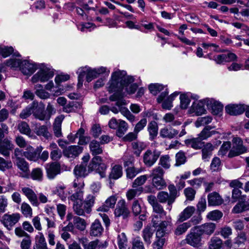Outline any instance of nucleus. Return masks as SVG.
Here are the masks:
<instances>
[{"label": "nucleus", "instance_id": "680f3d73", "mask_svg": "<svg viewBox=\"0 0 249 249\" xmlns=\"http://www.w3.org/2000/svg\"><path fill=\"white\" fill-rule=\"evenodd\" d=\"M143 171V169L142 168H136L134 167H128L126 170L127 177L132 179L137 174L141 173Z\"/></svg>", "mask_w": 249, "mask_h": 249}, {"label": "nucleus", "instance_id": "f257e3e1", "mask_svg": "<svg viewBox=\"0 0 249 249\" xmlns=\"http://www.w3.org/2000/svg\"><path fill=\"white\" fill-rule=\"evenodd\" d=\"M134 78L131 76L126 75L124 71L117 70L111 74V79L108 82V89L110 92L122 94L124 96L123 90L128 94L135 93L138 89V85L133 83Z\"/></svg>", "mask_w": 249, "mask_h": 249}, {"label": "nucleus", "instance_id": "20e7f679", "mask_svg": "<svg viewBox=\"0 0 249 249\" xmlns=\"http://www.w3.org/2000/svg\"><path fill=\"white\" fill-rule=\"evenodd\" d=\"M158 217L155 216L153 220V226L157 229L156 239L152 244L153 249H162L165 242L164 237L167 227L171 223V217L167 218V220L162 221L158 224Z\"/></svg>", "mask_w": 249, "mask_h": 249}, {"label": "nucleus", "instance_id": "72a5a7b5", "mask_svg": "<svg viewBox=\"0 0 249 249\" xmlns=\"http://www.w3.org/2000/svg\"><path fill=\"white\" fill-rule=\"evenodd\" d=\"M24 156L28 160L36 161L39 157V154L32 146L29 145L27 147L25 151L23 152Z\"/></svg>", "mask_w": 249, "mask_h": 249}, {"label": "nucleus", "instance_id": "6e6552de", "mask_svg": "<svg viewBox=\"0 0 249 249\" xmlns=\"http://www.w3.org/2000/svg\"><path fill=\"white\" fill-rule=\"evenodd\" d=\"M20 218V214L18 213L12 214L5 213L0 218V222L7 230L11 231L18 222Z\"/></svg>", "mask_w": 249, "mask_h": 249}, {"label": "nucleus", "instance_id": "1a4fd4ad", "mask_svg": "<svg viewBox=\"0 0 249 249\" xmlns=\"http://www.w3.org/2000/svg\"><path fill=\"white\" fill-rule=\"evenodd\" d=\"M160 153L157 150H147L143 155V161L147 167L152 166L157 161Z\"/></svg>", "mask_w": 249, "mask_h": 249}, {"label": "nucleus", "instance_id": "c03bdc74", "mask_svg": "<svg viewBox=\"0 0 249 249\" xmlns=\"http://www.w3.org/2000/svg\"><path fill=\"white\" fill-rule=\"evenodd\" d=\"M123 175L122 167L120 165H115L112 167L109 174V178L117 179Z\"/></svg>", "mask_w": 249, "mask_h": 249}, {"label": "nucleus", "instance_id": "c9c22d12", "mask_svg": "<svg viewBox=\"0 0 249 249\" xmlns=\"http://www.w3.org/2000/svg\"><path fill=\"white\" fill-rule=\"evenodd\" d=\"M185 143L195 149H199L204 146V142L199 136L197 138L186 140Z\"/></svg>", "mask_w": 249, "mask_h": 249}, {"label": "nucleus", "instance_id": "bf43d9fd", "mask_svg": "<svg viewBox=\"0 0 249 249\" xmlns=\"http://www.w3.org/2000/svg\"><path fill=\"white\" fill-rule=\"evenodd\" d=\"M223 216V213L219 210H214L208 213L207 218L212 221H217Z\"/></svg>", "mask_w": 249, "mask_h": 249}, {"label": "nucleus", "instance_id": "473e14b6", "mask_svg": "<svg viewBox=\"0 0 249 249\" xmlns=\"http://www.w3.org/2000/svg\"><path fill=\"white\" fill-rule=\"evenodd\" d=\"M247 240V236L245 233L239 234L234 239V249H246L245 243Z\"/></svg>", "mask_w": 249, "mask_h": 249}, {"label": "nucleus", "instance_id": "37998d69", "mask_svg": "<svg viewBox=\"0 0 249 249\" xmlns=\"http://www.w3.org/2000/svg\"><path fill=\"white\" fill-rule=\"evenodd\" d=\"M213 128V127L211 126H205L198 136H199L202 141L207 140L208 138L217 133V132L215 130L211 131Z\"/></svg>", "mask_w": 249, "mask_h": 249}, {"label": "nucleus", "instance_id": "a18cd8bd", "mask_svg": "<svg viewBox=\"0 0 249 249\" xmlns=\"http://www.w3.org/2000/svg\"><path fill=\"white\" fill-rule=\"evenodd\" d=\"M213 150V146L211 143H207L202 149V158L205 161H208Z\"/></svg>", "mask_w": 249, "mask_h": 249}, {"label": "nucleus", "instance_id": "393cba45", "mask_svg": "<svg viewBox=\"0 0 249 249\" xmlns=\"http://www.w3.org/2000/svg\"><path fill=\"white\" fill-rule=\"evenodd\" d=\"M209 206H218L223 203V200L216 192H213L208 196Z\"/></svg>", "mask_w": 249, "mask_h": 249}, {"label": "nucleus", "instance_id": "c85d7f7f", "mask_svg": "<svg viewBox=\"0 0 249 249\" xmlns=\"http://www.w3.org/2000/svg\"><path fill=\"white\" fill-rule=\"evenodd\" d=\"M64 119V116L61 115L57 116L55 119L53 130L54 135L57 138L62 136L61 124Z\"/></svg>", "mask_w": 249, "mask_h": 249}, {"label": "nucleus", "instance_id": "bb28decb", "mask_svg": "<svg viewBox=\"0 0 249 249\" xmlns=\"http://www.w3.org/2000/svg\"><path fill=\"white\" fill-rule=\"evenodd\" d=\"M104 229L98 220H95L90 227V234L93 236H99L102 235Z\"/></svg>", "mask_w": 249, "mask_h": 249}, {"label": "nucleus", "instance_id": "8fccbe9b", "mask_svg": "<svg viewBox=\"0 0 249 249\" xmlns=\"http://www.w3.org/2000/svg\"><path fill=\"white\" fill-rule=\"evenodd\" d=\"M132 146L133 153L137 157H139L142 151L146 148V144L141 142H133Z\"/></svg>", "mask_w": 249, "mask_h": 249}, {"label": "nucleus", "instance_id": "e2e57ef3", "mask_svg": "<svg viewBox=\"0 0 249 249\" xmlns=\"http://www.w3.org/2000/svg\"><path fill=\"white\" fill-rule=\"evenodd\" d=\"M118 245L120 249H126L127 240L125 234L122 232L118 235Z\"/></svg>", "mask_w": 249, "mask_h": 249}, {"label": "nucleus", "instance_id": "f3484780", "mask_svg": "<svg viewBox=\"0 0 249 249\" xmlns=\"http://www.w3.org/2000/svg\"><path fill=\"white\" fill-rule=\"evenodd\" d=\"M83 148L78 145H71L63 150V153L64 156L74 159L82 153Z\"/></svg>", "mask_w": 249, "mask_h": 249}, {"label": "nucleus", "instance_id": "a19ab883", "mask_svg": "<svg viewBox=\"0 0 249 249\" xmlns=\"http://www.w3.org/2000/svg\"><path fill=\"white\" fill-rule=\"evenodd\" d=\"M89 147L92 155L101 154L103 152V147L101 146L100 142L97 141H92L89 143Z\"/></svg>", "mask_w": 249, "mask_h": 249}, {"label": "nucleus", "instance_id": "a878e982", "mask_svg": "<svg viewBox=\"0 0 249 249\" xmlns=\"http://www.w3.org/2000/svg\"><path fill=\"white\" fill-rule=\"evenodd\" d=\"M38 103L34 101L32 104L28 106L25 108L23 109L19 114V117L22 119H25L29 117L32 113L34 114L35 109L37 108Z\"/></svg>", "mask_w": 249, "mask_h": 249}, {"label": "nucleus", "instance_id": "338daca9", "mask_svg": "<svg viewBox=\"0 0 249 249\" xmlns=\"http://www.w3.org/2000/svg\"><path fill=\"white\" fill-rule=\"evenodd\" d=\"M18 129L21 133L31 137L30 136L31 129L29 125L26 122H21L19 123L18 124Z\"/></svg>", "mask_w": 249, "mask_h": 249}, {"label": "nucleus", "instance_id": "b1692460", "mask_svg": "<svg viewBox=\"0 0 249 249\" xmlns=\"http://www.w3.org/2000/svg\"><path fill=\"white\" fill-rule=\"evenodd\" d=\"M178 134V131L171 127H165L161 128L160 132V136L163 138L172 139Z\"/></svg>", "mask_w": 249, "mask_h": 249}, {"label": "nucleus", "instance_id": "4d7b16f0", "mask_svg": "<svg viewBox=\"0 0 249 249\" xmlns=\"http://www.w3.org/2000/svg\"><path fill=\"white\" fill-rule=\"evenodd\" d=\"M171 159L168 155H162L159 160V164L165 169H169L171 166Z\"/></svg>", "mask_w": 249, "mask_h": 249}, {"label": "nucleus", "instance_id": "39448f33", "mask_svg": "<svg viewBox=\"0 0 249 249\" xmlns=\"http://www.w3.org/2000/svg\"><path fill=\"white\" fill-rule=\"evenodd\" d=\"M38 71L31 78L33 83L37 82L42 83L48 81L54 76V72L52 69L44 64L37 65Z\"/></svg>", "mask_w": 249, "mask_h": 249}, {"label": "nucleus", "instance_id": "c756f323", "mask_svg": "<svg viewBox=\"0 0 249 249\" xmlns=\"http://www.w3.org/2000/svg\"><path fill=\"white\" fill-rule=\"evenodd\" d=\"M13 54L14 56L20 57L18 52H14V48L11 46H0V55L5 58Z\"/></svg>", "mask_w": 249, "mask_h": 249}, {"label": "nucleus", "instance_id": "f8f14e48", "mask_svg": "<svg viewBox=\"0 0 249 249\" xmlns=\"http://www.w3.org/2000/svg\"><path fill=\"white\" fill-rule=\"evenodd\" d=\"M206 105L205 99L193 103L189 110L190 114L192 115L200 116L205 114L206 110L204 107Z\"/></svg>", "mask_w": 249, "mask_h": 249}, {"label": "nucleus", "instance_id": "6ab92c4d", "mask_svg": "<svg viewBox=\"0 0 249 249\" xmlns=\"http://www.w3.org/2000/svg\"><path fill=\"white\" fill-rule=\"evenodd\" d=\"M14 148V145L11 141L8 138H5L0 141V154L5 157L10 156V151Z\"/></svg>", "mask_w": 249, "mask_h": 249}, {"label": "nucleus", "instance_id": "69168bd1", "mask_svg": "<svg viewBox=\"0 0 249 249\" xmlns=\"http://www.w3.org/2000/svg\"><path fill=\"white\" fill-rule=\"evenodd\" d=\"M152 184L158 190H161L166 186V182L163 178H152Z\"/></svg>", "mask_w": 249, "mask_h": 249}, {"label": "nucleus", "instance_id": "2eb2a0df", "mask_svg": "<svg viewBox=\"0 0 249 249\" xmlns=\"http://www.w3.org/2000/svg\"><path fill=\"white\" fill-rule=\"evenodd\" d=\"M228 114L236 116L242 114L245 111V105L243 104H230L225 107Z\"/></svg>", "mask_w": 249, "mask_h": 249}, {"label": "nucleus", "instance_id": "0eeeda50", "mask_svg": "<svg viewBox=\"0 0 249 249\" xmlns=\"http://www.w3.org/2000/svg\"><path fill=\"white\" fill-rule=\"evenodd\" d=\"M185 240L188 244L194 247H199L203 244L202 235L196 226L191 229L186 237Z\"/></svg>", "mask_w": 249, "mask_h": 249}, {"label": "nucleus", "instance_id": "7c9ffc66", "mask_svg": "<svg viewBox=\"0 0 249 249\" xmlns=\"http://www.w3.org/2000/svg\"><path fill=\"white\" fill-rule=\"evenodd\" d=\"M87 0H78L77 4L81 6L82 8H76V13L78 15L81 16L82 18L84 19L87 18V14L84 11L83 9L85 10H89L90 9V8L88 6L87 3H85L84 1H86ZM88 3H92V0H88Z\"/></svg>", "mask_w": 249, "mask_h": 249}, {"label": "nucleus", "instance_id": "79ce46f5", "mask_svg": "<svg viewBox=\"0 0 249 249\" xmlns=\"http://www.w3.org/2000/svg\"><path fill=\"white\" fill-rule=\"evenodd\" d=\"M83 194L84 192L81 189H79V190L76 191L74 194H72L71 196L68 197L69 202L71 201L73 203V204H75L77 203H81V202H83Z\"/></svg>", "mask_w": 249, "mask_h": 249}, {"label": "nucleus", "instance_id": "09e8293b", "mask_svg": "<svg viewBox=\"0 0 249 249\" xmlns=\"http://www.w3.org/2000/svg\"><path fill=\"white\" fill-rule=\"evenodd\" d=\"M178 93L175 92L172 93L170 96L167 97L162 102V107L163 109L170 110L173 107L172 101L178 95Z\"/></svg>", "mask_w": 249, "mask_h": 249}, {"label": "nucleus", "instance_id": "e433bc0d", "mask_svg": "<svg viewBox=\"0 0 249 249\" xmlns=\"http://www.w3.org/2000/svg\"><path fill=\"white\" fill-rule=\"evenodd\" d=\"M190 97L194 99L198 98V96L197 95H195L194 96H192L191 93L182 94L180 95V106L182 109H186L188 107L190 102Z\"/></svg>", "mask_w": 249, "mask_h": 249}, {"label": "nucleus", "instance_id": "0e129e2a", "mask_svg": "<svg viewBox=\"0 0 249 249\" xmlns=\"http://www.w3.org/2000/svg\"><path fill=\"white\" fill-rule=\"evenodd\" d=\"M190 227L191 225L190 222H186L183 223L177 227L175 231V233L177 235H181L185 233Z\"/></svg>", "mask_w": 249, "mask_h": 249}, {"label": "nucleus", "instance_id": "9b49d317", "mask_svg": "<svg viewBox=\"0 0 249 249\" xmlns=\"http://www.w3.org/2000/svg\"><path fill=\"white\" fill-rule=\"evenodd\" d=\"M234 144L232 148L230 151L228 157L232 158L238 156L246 152L247 149L242 144V142L239 138L233 139Z\"/></svg>", "mask_w": 249, "mask_h": 249}, {"label": "nucleus", "instance_id": "49530a36", "mask_svg": "<svg viewBox=\"0 0 249 249\" xmlns=\"http://www.w3.org/2000/svg\"><path fill=\"white\" fill-rule=\"evenodd\" d=\"M35 93L37 96L42 99H46L50 97V94L43 89L41 84H36L35 86Z\"/></svg>", "mask_w": 249, "mask_h": 249}, {"label": "nucleus", "instance_id": "2f4dec72", "mask_svg": "<svg viewBox=\"0 0 249 249\" xmlns=\"http://www.w3.org/2000/svg\"><path fill=\"white\" fill-rule=\"evenodd\" d=\"M66 188L65 185L58 184L52 190V194L56 195L62 200L65 201L67 197V194L65 191Z\"/></svg>", "mask_w": 249, "mask_h": 249}, {"label": "nucleus", "instance_id": "412c9836", "mask_svg": "<svg viewBox=\"0 0 249 249\" xmlns=\"http://www.w3.org/2000/svg\"><path fill=\"white\" fill-rule=\"evenodd\" d=\"M196 211L194 206H189L185 208L178 215V222H182L190 218Z\"/></svg>", "mask_w": 249, "mask_h": 249}, {"label": "nucleus", "instance_id": "aec40b11", "mask_svg": "<svg viewBox=\"0 0 249 249\" xmlns=\"http://www.w3.org/2000/svg\"><path fill=\"white\" fill-rule=\"evenodd\" d=\"M201 234L212 235L216 228V225L213 223H206L199 226H196Z\"/></svg>", "mask_w": 249, "mask_h": 249}, {"label": "nucleus", "instance_id": "5701e85b", "mask_svg": "<svg viewBox=\"0 0 249 249\" xmlns=\"http://www.w3.org/2000/svg\"><path fill=\"white\" fill-rule=\"evenodd\" d=\"M16 162L18 167L22 171V173H20V176L22 178H29L30 175L28 163L24 159L19 160Z\"/></svg>", "mask_w": 249, "mask_h": 249}, {"label": "nucleus", "instance_id": "dca6fc26", "mask_svg": "<svg viewBox=\"0 0 249 249\" xmlns=\"http://www.w3.org/2000/svg\"><path fill=\"white\" fill-rule=\"evenodd\" d=\"M46 170L48 178L52 179L60 173L61 167L59 163L52 162L46 165Z\"/></svg>", "mask_w": 249, "mask_h": 249}, {"label": "nucleus", "instance_id": "4be33fe9", "mask_svg": "<svg viewBox=\"0 0 249 249\" xmlns=\"http://www.w3.org/2000/svg\"><path fill=\"white\" fill-rule=\"evenodd\" d=\"M117 201V197L115 196H109L107 199L105 203L97 209L98 211L107 212L110 208H114Z\"/></svg>", "mask_w": 249, "mask_h": 249}, {"label": "nucleus", "instance_id": "f03ea898", "mask_svg": "<svg viewBox=\"0 0 249 249\" xmlns=\"http://www.w3.org/2000/svg\"><path fill=\"white\" fill-rule=\"evenodd\" d=\"M37 65L34 62L19 58H11L0 64V72L6 71V68L17 70L19 69L26 75H31L37 69Z\"/></svg>", "mask_w": 249, "mask_h": 249}, {"label": "nucleus", "instance_id": "13d9d810", "mask_svg": "<svg viewBox=\"0 0 249 249\" xmlns=\"http://www.w3.org/2000/svg\"><path fill=\"white\" fill-rule=\"evenodd\" d=\"M119 123L117 127L118 129L116 131V134L118 137H121L127 131L128 126L127 124L124 121L119 120Z\"/></svg>", "mask_w": 249, "mask_h": 249}, {"label": "nucleus", "instance_id": "f704fd0d", "mask_svg": "<svg viewBox=\"0 0 249 249\" xmlns=\"http://www.w3.org/2000/svg\"><path fill=\"white\" fill-rule=\"evenodd\" d=\"M222 240L218 237H212L209 242V249H224Z\"/></svg>", "mask_w": 249, "mask_h": 249}, {"label": "nucleus", "instance_id": "ea45409f", "mask_svg": "<svg viewBox=\"0 0 249 249\" xmlns=\"http://www.w3.org/2000/svg\"><path fill=\"white\" fill-rule=\"evenodd\" d=\"M147 130L149 134V139L153 140L158 135V126L155 121H152L149 123Z\"/></svg>", "mask_w": 249, "mask_h": 249}, {"label": "nucleus", "instance_id": "603ef678", "mask_svg": "<svg viewBox=\"0 0 249 249\" xmlns=\"http://www.w3.org/2000/svg\"><path fill=\"white\" fill-rule=\"evenodd\" d=\"M88 68L89 67L88 66L81 67L78 69L76 72L78 74V83L77 85L79 87L82 86L84 78L85 75H87L88 74L89 71Z\"/></svg>", "mask_w": 249, "mask_h": 249}, {"label": "nucleus", "instance_id": "58836bf2", "mask_svg": "<svg viewBox=\"0 0 249 249\" xmlns=\"http://www.w3.org/2000/svg\"><path fill=\"white\" fill-rule=\"evenodd\" d=\"M153 233V230L149 226H147L142 230V235L146 244L149 245L151 244Z\"/></svg>", "mask_w": 249, "mask_h": 249}, {"label": "nucleus", "instance_id": "5fc2aeb1", "mask_svg": "<svg viewBox=\"0 0 249 249\" xmlns=\"http://www.w3.org/2000/svg\"><path fill=\"white\" fill-rule=\"evenodd\" d=\"M95 201V197L89 195L85 200L84 208L86 210V213H89L91 211V207L93 206Z\"/></svg>", "mask_w": 249, "mask_h": 249}, {"label": "nucleus", "instance_id": "3c124183", "mask_svg": "<svg viewBox=\"0 0 249 249\" xmlns=\"http://www.w3.org/2000/svg\"><path fill=\"white\" fill-rule=\"evenodd\" d=\"M143 191L142 187L134 188L127 191L126 194L127 199L131 200L140 195Z\"/></svg>", "mask_w": 249, "mask_h": 249}, {"label": "nucleus", "instance_id": "423d86ee", "mask_svg": "<svg viewBox=\"0 0 249 249\" xmlns=\"http://www.w3.org/2000/svg\"><path fill=\"white\" fill-rule=\"evenodd\" d=\"M109 100L111 101H116V105L119 108V111L121 114L131 122L135 120V116L131 114L127 108L123 107V106L127 105L128 101L123 98L122 94L114 93L109 97Z\"/></svg>", "mask_w": 249, "mask_h": 249}, {"label": "nucleus", "instance_id": "864d4df0", "mask_svg": "<svg viewBox=\"0 0 249 249\" xmlns=\"http://www.w3.org/2000/svg\"><path fill=\"white\" fill-rule=\"evenodd\" d=\"M73 225L76 229L81 231L85 230L87 226L85 220L78 216L73 217Z\"/></svg>", "mask_w": 249, "mask_h": 249}, {"label": "nucleus", "instance_id": "6e6d98bb", "mask_svg": "<svg viewBox=\"0 0 249 249\" xmlns=\"http://www.w3.org/2000/svg\"><path fill=\"white\" fill-rule=\"evenodd\" d=\"M22 213L26 217H31L33 214V211L30 205L26 202H23L20 207Z\"/></svg>", "mask_w": 249, "mask_h": 249}, {"label": "nucleus", "instance_id": "ddd939ff", "mask_svg": "<svg viewBox=\"0 0 249 249\" xmlns=\"http://www.w3.org/2000/svg\"><path fill=\"white\" fill-rule=\"evenodd\" d=\"M206 105L214 115L219 114L223 109V106L219 102L213 98L205 99Z\"/></svg>", "mask_w": 249, "mask_h": 249}, {"label": "nucleus", "instance_id": "4c0bfd02", "mask_svg": "<svg viewBox=\"0 0 249 249\" xmlns=\"http://www.w3.org/2000/svg\"><path fill=\"white\" fill-rule=\"evenodd\" d=\"M152 208L155 214L153 215L152 222L153 223V220L155 218V216H157L159 218L158 224H160L161 222L160 219L166 215V213L164 211L162 206L159 203H158Z\"/></svg>", "mask_w": 249, "mask_h": 249}, {"label": "nucleus", "instance_id": "cd10ccee", "mask_svg": "<svg viewBox=\"0 0 249 249\" xmlns=\"http://www.w3.org/2000/svg\"><path fill=\"white\" fill-rule=\"evenodd\" d=\"M157 199L162 203L167 202L168 205L170 206L175 201V197L170 196L169 194L164 191L160 192L157 195Z\"/></svg>", "mask_w": 249, "mask_h": 249}, {"label": "nucleus", "instance_id": "9d476101", "mask_svg": "<svg viewBox=\"0 0 249 249\" xmlns=\"http://www.w3.org/2000/svg\"><path fill=\"white\" fill-rule=\"evenodd\" d=\"M88 71V74L86 76V80L88 82L91 81L101 74H105L108 76L110 73V70L104 67L94 69L89 67Z\"/></svg>", "mask_w": 249, "mask_h": 249}, {"label": "nucleus", "instance_id": "4468645a", "mask_svg": "<svg viewBox=\"0 0 249 249\" xmlns=\"http://www.w3.org/2000/svg\"><path fill=\"white\" fill-rule=\"evenodd\" d=\"M129 211L128 209L125 201L124 199L120 200L117 204L114 210V214L116 217L122 216L123 218H127L129 214Z\"/></svg>", "mask_w": 249, "mask_h": 249}, {"label": "nucleus", "instance_id": "052dcab7", "mask_svg": "<svg viewBox=\"0 0 249 249\" xmlns=\"http://www.w3.org/2000/svg\"><path fill=\"white\" fill-rule=\"evenodd\" d=\"M212 117L210 116L199 117L195 123L196 126L199 127L200 126L207 125L212 122Z\"/></svg>", "mask_w": 249, "mask_h": 249}, {"label": "nucleus", "instance_id": "7ed1b4c3", "mask_svg": "<svg viewBox=\"0 0 249 249\" xmlns=\"http://www.w3.org/2000/svg\"><path fill=\"white\" fill-rule=\"evenodd\" d=\"M107 166L103 162L102 158L98 156L94 157L88 166V171L84 165L76 166L74 169V173L77 177H85L89 172L95 171L99 174L101 178H103L106 176Z\"/></svg>", "mask_w": 249, "mask_h": 249}, {"label": "nucleus", "instance_id": "a211bd4d", "mask_svg": "<svg viewBox=\"0 0 249 249\" xmlns=\"http://www.w3.org/2000/svg\"><path fill=\"white\" fill-rule=\"evenodd\" d=\"M21 192L33 206L37 207L39 205L37 196L32 189L26 187H23L21 189Z\"/></svg>", "mask_w": 249, "mask_h": 249}, {"label": "nucleus", "instance_id": "774afa93", "mask_svg": "<svg viewBox=\"0 0 249 249\" xmlns=\"http://www.w3.org/2000/svg\"><path fill=\"white\" fill-rule=\"evenodd\" d=\"M221 160L218 157H214L212 160L210 169L212 172H217L221 169Z\"/></svg>", "mask_w": 249, "mask_h": 249}, {"label": "nucleus", "instance_id": "de8ad7c7", "mask_svg": "<svg viewBox=\"0 0 249 249\" xmlns=\"http://www.w3.org/2000/svg\"><path fill=\"white\" fill-rule=\"evenodd\" d=\"M36 133L38 136H42L47 140L52 139V135L48 131V128L45 125H42L36 129Z\"/></svg>", "mask_w": 249, "mask_h": 249}]
</instances>
